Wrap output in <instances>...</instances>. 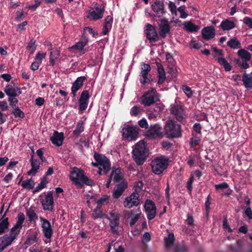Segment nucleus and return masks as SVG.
Wrapping results in <instances>:
<instances>
[{
  "mask_svg": "<svg viewBox=\"0 0 252 252\" xmlns=\"http://www.w3.org/2000/svg\"><path fill=\"white\" fill-rule=\"evenodd\" d=\"M70 179L79 189H82L84 185L89 186L95 185L94 181L86 176L83 170L75 167L70 172Z\"/></svg>",
  "mask_w": 252,
  "mask_h": 252,
  "instance_id": "1",
  "label": "nucleus"
},
{
  "mask_svg": "<svg viewBox=\"0 0 252 252\" xmlns=\"http://www.w3.org/2000/svg\"><path fill=\"white\" fill-rule=\"evenodd\" d=\"M148 156V150L145 143L139 142L135 145L132 151V158L138 165L143 164Z\"/></svg>",
  "mask_w": 252,
  "mask_h": 252,
  "instance_id": "2",
  "label": "nucleus"
},
{
  "mask_svg": "<svg viewBox=\"0 0 252 252\" xmlns=\"http://www.w3.org/2000/svg\"><path fill=\"white\" fill-rule=\"evenodd\" d=\"M165 134L168 138H178L182 135L181 126L172 120H168L164 128Z\"/></svg>",
  "mask_w": 252,
  "mask_h": 252,
  "instance_id": "3",
  "label": "nucleus"
},
{
  "mask_svg": "<svg viewBox=\"0 0 252 252\" xmlns=\"http://www.w3.org/2000/svg\"><path fill=\"white\" fill-rule=\"evenodd\" d=\"M169 160L163 156L154 158L151 162L153 172L157 174H161L168 167Z\"/></svg>",
  "mask_w": 252,
  "mask_h": 252,
  "instance_id": "4",
  "label": "nucleus"
},
{
  "mask_svg": "<svg viewBox=\"0 0 252 252\" xmlns=\"http://www.w3.org/2000/svg\"><path fill=\"white\" fill-rule=\"evenodd\" d=\"M158 94L155 88L145 92L141 97V103L145 106H149L159 100Z\"/></svg>",
  "mask_w": 252,
  "mask_h": 252,
  "instance_id": "5",
  "label": "nucleus"
},
{
  "mask_svg": "<svg viewBox=\"0 0 252 252\" xmlns=\"http://www.w3.org/2000/svg\"><path fill=\"white\" fill-rule=\"evenodd\" d=\"M237 55L240 59H235L234 62L239 67L244 69H247L249 67L248 62L251 60L252 58L251 54L244 49H240L237 52Z\"/></svg>",
  "mask_w": 252,
  "mask_h": 252,
  "instance_id": "6",
  "label": "nucleus"
},
{
  "mask_svg": "<svg viewBox=\"0 0 252 252\" xmlns=\"http://www.w3.org/2000/svg\"><path fill=\"white\" fill-rule=\"evenodd\" d=\"M144 32L150 43L156 42L159 40V37L155 27L150 24H147L146 25Z\"/></svg>",
  "mask_w": 252,
  "mask_h": 252,
  "instance_id": "7",
  "label": "nucleus"
},
{
  "mask_svg": "<svg viewBox=\"0 0 252 252\" xmlns=\"http://www.w3.org/2000/svg\"><path fill=\"white\" fill-rule=\"evenodd\" d=\"M161 130V127L158 124L151 125L146 135L150 139L161 138L163 136Z\"/></svg>",
  "mask_w": 252,
  "mask_h": 252,
  "instance_id": "8",
  "label": "nucleus"
},
{
  "mask_svg": "<svg viewBox=\"0 0 252 252\" xmlns=\"http://www.w3.org/2000/svg\"><path fill=\"white\" fill-rule=\"evenodd\" d=\"M139 128L137 126H129L123 129V136L127 139L135 140L139 133Z\"/></svg>",
  "mask_w": 252,
  "mask_h": 252,
  "instance_id": "9",
  "label": "nucleus"
},
{
  "mask_svg": "<svg viewBox=\"0 0 252 252\" xmlns=\"http://www.w3.org/2000/svg\"><path fill=\"white\" fill-rule=\"evenodd\" d=\"M151 8L155 13V16L161 18L167 13L163 1L156 0L151 4Z\"/></svg>",
  "mask_w": 252,
  "mask_h": 252,
  "instance_id": "10",
  "label": "nucleus"
},
{
  "mask_svg": "<svg viewBox=\"0 0 252 252\" xmlns=\"http://www.w3.org/2000/svg\"><path fill=\"white\" fill-rule=\"evenodd\" d=\"M104 11V6L96 3L94 8L89 10L88 18L94 21L100 19L102 18Z\"/></svg>",
  "mask_w": 252,
  "mask_h": 252,
  "instance_id": "11",
  "label": "nucleus"
},
{
  "mask_svg": "<svg viewBox=\"0 0 252 252\" xmlns=\"http://www.w3.org/2000/svg\"><path fill=\"white\" fill-rule=\"evenodd\" d=\"M147 219L151 220L155 218L157 214V208L155 203L151 200L147 199L144 204Z\"/></svg>",
  "mask_w": 252,
  "mask_h": 252,
  "instance_id": "12",
  "label": "nucleus"
},
{
  "mask_svg": "<svg viewBox=\"0 0 252 252\" xmlns=\"http://www.w3.org/2000/svg\"><path fill=\"white\" fill-rule=\"evenodd\" d=\"M158 27L160 36L162 38H165L167 34L170 32V23L167 19L162 18L159 20Z\"/></svg>",
  "mask_w": 252,
  "mask_h": 252,
  "instance_id": "13",
  "label": "nucleus"
},
{
  "mask_svg": "<svg viewBox=\"0 0 252 252\" xmlns=\"http://www.w3.org/2000/svg\"><path fill=\"white\" fill-rule=\"evenodd\" d=\"M40 220L42 222L41 227L44 236L47 239H50L53 234V230L50 222L42 217H40Z\"/></svg>",
  "mask_w": 252,
  "mask_h": 252,
  "instance_id": "14",
  "label": "nucleus"
},
{
  "mask_svg": "<svg viewBox=\"0 0 252 252\" xmlns=\"http://www.w3.org/2000/svg\"><path fill=\"white\" fill-rule=\"evenodd\" d=\"M91 97L88 90H83L78 100L79 110L81 111L85 110L88 105Z\"/></svg>",
  "mask_w": 252,
  "mask_h": 252,
  "instance_id": "15",
  "label": "nucleus"
},
{
  "mask_svg": "<svg viewBox=\"0 0 252 252\" xmlns=\"http://www.w3.org/2000/svg\"><path fill=\"white\" fill-rule=\"evenodd\" d=\"M171 113L174 115L176 119L181 123H184L186 122L185 118L183 117L184 114V110L183 106L180 105H173L171 106Z\"/></svg>",
  "mask_w": 252,
  "mask_h": 252,
  "instance_id": "16",
  "label": "nucleus"
},
{
  "mask_svg": "<svg viewBox=\"0 0 252 252\" xmlns=\"http://www.w3.org/2000/svg\"><path fill=\"white\" fill-rule=\"evenodd\" d=\"M53 190L47 192L45 196V201H41L43 209L45 211H52L53 209L54 199L53 197Z\"/></svg>",
  "mask_w": 252,
  "mask_h": 252,
  "instance_id": "17",
  "label": "nucleus"
},
{
  "mask_svg": "<svg viewBox=\"0 0 252 252\" xmlns=\"http://www.w3.org/2000/svg\"><path fill=\"white\" fill-rule=\"evenodd\" d=\"M140 200L137 192H133L129 196L127 197L124 201V206L130 208L133 206L139 205Z\"/></svg>",
  "mask_w": 252,
  "mask_h": 252,
  "instance_id": "18",
  "label": "nucleus"
},
{
  "mask_svg": "<svg viewBox=\"0 0 252 252\" xmlns=\"http://www.w3.org/2000/svg\"><path fill=\"white\" fill-rule=\"evenodd\" d=\"M15 83L11 82L9 84L6 85L4 89V92L5 94L10 97H16L19 96L21 94V92L20 90V88L18 87H15Z\"/></svg>",
  "mask_w": 252,
  "mask_h": 252,
  "instance_id": "19",
  "label": "nucleus"
},
{
  "mask_svg": "<svg viewBox=\"0 0 252 252\" xmlns=\"http://www.w3.org/2000/svg\"><path fill=\"white\" fill-rule=\"evenodd\" d=\"M14 240L7 234L0 237V252L10 246Z\"/></svg>",
  "mask_w": 252,
  "mask_h": 252,
  "instance_id": "20",
  "label": "nucleus"
},
{
  "mask_svg": "<svg viewBox=\"0 0 252 252\" xmlns=\"http://www.w3.org/2000/svg\"><path fill=\"white\" fill-rule=\"evenodd\" d=\"M64 140V134L63 132H59L55 131L53 135L50 137V140L52 144L59 147L62 145Z\"/></svg>",
  "mask_w": 252,
  "mask_h": 252,
  "instance_id": "21",
  "label": "nucleus"
},
{
  "mask_svg": "<svg viewBox=\"0 0 252 252\" xmlns=\"http://www.w3.org/2000/svg\"><path fill=\"white\" fill-rule=\"evenodd\" d=\"M8 211V208L0 219V235L7 232L10 225L8 218L5 217Z\"/></svg>",
  "mask_w": 252,
  "mask_h": 252,
  "instance_id": "22",
  "label": "nucleus"
},
{
  "mask_svg": "<svg viewBox=\"0 0 252 252\" xmlns=\"http://www.w3.org/2000/svg\"><path fill=\"white\" fill-rule=\"evenodd\" d=\"M127 188V183L126 181H123L116 186V189L113 193V196L114 198H119L123 194L125 190Z\"/></svg>",
  "mask_w": 252,
  "mask_h": 252,
  "instance_id": "23",
  "label": "nucleus"
},
{
  "mask_svg": "<svg viewBox=\"0 0 252 252\" xmlns=\"http://www.w3.org/2000/svg\"><path fill=\"white\" fill-rule=\"evenodd\" d=\"M33 157L34 155L33 153L31 155L30 159V163L31 164L32 168L27 172L28 175H32L34 176L37 172V171L40 167V161L37 159H34Z\"/></svg>",
  "mask_w": 252,
  "mask_h": 252,
  "instance_id": "24",
  "label": "nucleus"
},
{
  "mask_svg": "<svg viewBox=\"0 0 252 252\" xmlns=\"http://www.w3.org/2000/svg\"><path fill=\"white\" fill-rule=\"evenodd\" d=\"M202 38L208 40L215 36V30L213 27L209 26L204 28L202 30Z\"/></svg>",
  "mask_w": 252,
  "mask_h": 252,
  "instance_id": "25",
  "label": "nucleus"
},
{
  "mask_svg": "<svg viewBox=\"0 0 252 252\" xmlns=\"http://www.w3.org/2000/svg\"><path fill=\"white\" fill-rule=\"evenodd\" d=\"M107 219L109 220V225L111 232L113 234H118L119 233L118 226L120 224V217L113 219H110L108 218Z\"/></svg>",
  "mask_w": 252,
  "mask_h": 252,
  "instance_id": "26",
  "label": "nucleus"
},
{
  "mask_svg": "<svg viewBox=\"0 0 252 252\" xmlns=\"http://www.w3.org/2000/svg\"><path fill=\"white\" fill-rule=\"evenodd\" d=\"M158 71V84L159 85L162 84L166 79L165 72L162 65L158 63H157Z\"/></svg>",
  "mask_w": 252,
  "mask_h": 252,
  "instance_id": "27",
  "label": "nucleus"
},
{
  "mask_svg": "<svg viewBox=\"0 0 252 252\" xmlns=\"http://www.w3.org/2000/svg\"><path fill=\"white\" fill-rule=\"evenodd\" d=\"M113 22V18L111 16H107L105 19L104 25L103 28L102 34H108L112 28V25Z\"/></svg>",
  "mask_w": 252,
  "mask_h": 252,
  "instance_id": "28",
  "label": "nucleus"
},
{
  "mask_svg": "<svg viewBox=\"0 0 252 252\" xmlns=\"http://www.w3.org/2000/svg\"><path fill=\"white\" fill-rule=\"evenodd\" d=\"M26 215L28 218V221L30 223L35 222L36 220L38 219V215L35 213L32 207L26 209Z\"/></svg>",
  "mask_w": 252,
  "mask_h": 252,
  "instance_id": "29",
  "label": "nucleus"
},
{
  "mask_svg": "<svg viewBox=\"0 0 252 252\" xmlns=\"http://www.w3.org/2000/svg\"><path fill=\"white\" fill-rule=\"evenodd\" d=\"M100 167H102L103 169V174H106L111 169V163L109 159L106 157H104L103 159L98 163Z\"/></svg>",
  "mask_w": 252,
  "mask_h": 252,
  "instance_id": "30",
  "label": "nucleus"
},
{
  "mask_svg": "<svg viewBox=\"0 0 252 252\" xmlns=\"http://www.w3.org/2000/svg\"><path fill=\"white\" fill-rule=\"evenodd\" d=\"M112 172L114 173L113 180L115 183L120 182L121 181L123 180L124 177L121 173V168L113 167L112 169Z\"/></svg>",
  "mask_w": 252,
  "mask_h": 252,
  "instance_id": "31",
  "label": "nucleus"
},
{
  "mask_svg": "<svg viewBox=\"0 0 252 252\" xmlns=\"http://www.w3.org/2000/svg\"><path fill=\"white\" fill-rule=\"evenodd\" d=\"M242 81L244 85L248 90L252 89V75H249L245 73L242 75Z\"/></svg>",
  "mask_w": 252,
  "mask_h": 252,
  "instance_id": "32",
  "label": "nucleus"
},
{
  "mask_svg": "<svg viewBox=\"0 0 252 252\" xmlns=\"http://www.w3.org/2000/svg\"><path fill=\"white\" fill-rule=\"evenodd\" d=\"M235 27V24L228 19L223 20L220 25V27L223 31H228L233 29Z\"/></svg>",
  "mask_w": 252,
  "mask_h": 252,
  "instance_id": "33",
  "label": "nucleus"
},
{
  "mask_svg": "<svg viewBox=\"0 0 252 252\" xmlns=\"http://www.w3.org/2000/svg\"><path fill=\"white\" fill-rule=\"evenodd\" d=\"M84 123L82 121H80L77 124L75 129L73 131V135L78 137L84 130Z\"/></svg>",
  "mask_w": 252,
  "mask_h": 252,
  "instance_id": "34",
  "label": "nucleus"
},
{
  "mask_svg": "<svg viewBox=\"0 0 252 252\" xmlns=\"http://www.w3.org/2000/svg\"><path fill=\"white\" fill-rule=\"evenodd\" d=\"M227 45L232 49H241V44L236 38L230 39L227 41Z\"/></svg>",
  "mask_w": 252,
  "mask_h": 252,
  "instance_id": "35",
  "label": "nucleus"
},
{
  "mask_svg": "<svg viewBox=\"0 0 252 252\" xmlns=\"http://www.w3.org/2000/svg\"><path fill=\"white\" fill-rule=\"evenodd\" d=\"M48 181L46 177H43L40 183L36 187V188L33 190L32 192L35 193L39 192L41 189L46 187V185L48 184Z\"/></svg>",
  "mask_w": 252,
  "mask_h": 252,
  "instance_id": "36",
  "label": "nucleus"
},
{
  "mask_svg": "<svg viewBox=\"0 0 252 252\" xmlns=\"http://www.w3.org/2000/svg\"><path fill=\"white\" fill-rule=\"evenodd\" d=\"M218 62L220 65L223 66L226 71H229L232 69L231 64L223 57L218 58Z\"/></svg>",
  "mask_w": 252,
  "mask_h": 252,
  "instance_id": "37",
  "label": "nucleus"
},
{
  "mask_svg": "<svg viewBox=\"0 0 252 252\" xmlns=\"http://www.w3.org/2000/svg\"><path fill=\"white\" fill-rule=\"evenodd\" d=\"M35 185L34 181L31 178L28 180L23 181L22 182V187L28 190H30L34 188Z\"/></svg>",
  "mask_w": 252,
  "mask_h": 252,
  "instance_id": "38",
  "label": "nucleus"
},
{
  "mask_svg": "<svg viewBox=\"0 0 252 252\" xmlns=\"http://www.w3.org/2000/svg\"><path fill=\"white\" fill-rule=\"evenodd\" d=\"M21 228L14 225L10 229L8 235H9L14 240H15L19 234Z\"/></svg>",
  "mask_w": 252,
  "mask_h": 252,
  "instance_id": "39",
  "label": "nucleus"
},
{
  "mask_svg": "<svg viewBox=\"0 0 252 252\" xmlns=\"http://www.w3.org/2000/svg\"><path fill=\"white\" fill-rule=\"evenodd\" d=\"M151 70L150 64L143 63V66L141 68L140 76L141 77L149 75V73Z\"/></svg>",
  "mask_w": 252,
  "mask_h": 252,
  "instance_id": "40",
  "label": "nucleus"
},
{
  "mask_svg": "<svg viewBox=\"0 0 252 252\" xmlns=\"http://www.w3.org/2000/svg\"><path fill=\"white\" fill-rule=\"evenodd\" d=\"M140 214V213L134 215L133 211L131 210L130 211L128 214V218H130V220L129 222L130 226H133L136 223V222L139 219Z\"/></svg>",
  "mask_w": 252,
  "mask_h": 252,
  "instance_id": "41",
  "label": "nucleus"
},
{
  "mask_svg": "<svg viewBox=\"0 0 252 252\" xmlns=\"http://www.w3.org/2000/svg\"><path fill=\"white\" fill-rule=\"evenodd\" d=\"M94 213L92 214V218L93 219L95 220L98 218H103L105 216V214H104L101 210V208L98 207L97 206L94 210Z\"/></svg>",
  "mask_w": 252,
  "mask_h": 252,
  "instance_id": "42",
  "label": "nucleus"
},
{
  "mask_svg": "<svg viewBox=\"0 0 252 252\" xmlns=\"http://www.w3.org/2000/svg\"><path fill=\"white\" fill-rule=\"evenodd\" d=\"M186 29L189 32H196L200 29L199 26L195 25L191 22H188L185 25Z\"/></svg>",
  "mask_w": 252,
  "mask_h": 252,
  "instance_id": "43",
  "label": "nucleus"
},
{
  "mask_svg": "<svg viewBox=\"0 0 252 252\" xmlns=\"http://www.w3.org/2000/svg\"><path fill=\"white\" fill-rule=\"evenodd\" d=\"M25 220V216L23 213L20 212L17 215V220L15 223V225L18 227L22 228L23 223Z\"/></svg>",
  "mask_w": 252,
  "mask_h": 252,
  "instance_id": "44",
  "label": "nucleus"
},
{
  "mask_svg": "<svg viewBox=\"0 0 252 252\" xmlns=\"http://www.w3.org/2000/svg\"><path fill=\"white\" fill-rule=\"evenodd\" d=\"M164 243L167 247H169L173 243L175 240L174 235L173 233H170L167 237L164 238Z\"/></svg>",
  "mask_w": 252,
  "mask_h": 252,
  "instance_id": "45",
  "label": "nucleus"
},
{
  "mask_svg": "<svg viewBox=\"0 0 252 252\" xmlns=\"http://www.w3.org/2000/svg\"><path fill=\"white\" fill-rule=\"evenodd\" d=\"M164 109V106L161 103H157L152 110L154 113L158 116Z\"/></svg>",
  "mask_w": 252,
  "mask_h": 252,
  "instance_id": "46",
  "label": "nucleus"
},
{
  "mask_svg": "<svg viewBox=\"0 0 252 252\" xmlns=\"http://www.w3.org/2000/svg\"><path fill=\"white\" fill-rule=\"evenodd\" d=\"M82 87L79 85L78 84L74 82L72 84V86L71 88V94L73 98H75L77 92Z\"/></svg>",
  "mask_w": 252,
  "mask_h": 252,
  "instance_id": "47",
  "label": "nucleus"
},
{
  "mask_svg": "<svg viewBox=\"0 0 252 252\" xmlns=\"http://www.w3.org/2000/svg\"><path fill=\"white\" fill-rule=\"evenodd\" d=\"M37 240V233H36L33 235H29L25 242V244L27 245H31L32 243V241L33 242H36Z\"/></svg>",
  "mask_w": 252,
  "mask_h": 252,
  "instance_id": "48",
  "label": "nucleus"
},
{
  "mask_svg": "<svg viewBox=\"0 0 252 252\" xmlns=\"http://www.w3.org/2000/svg\"><path fill=\"white\" fill-rule=\"evenodd\" d=\"M35 40H34L33 38H32L30 40V41L27 47V49L30 51L31 54H32L36 49V46L35 44Z\"/></svg>",
  "mask_w": 252,
  "mask_h": 252,
  "instance_id": "49",
  "label": "nucleus"
},
{
  "mask_svg": "<svg viewBox=\"0 0 252 252\" xmlns=\"http://www.w3.org/2000/svg\"><path fill=\"white\" fill-rule=\"evenodd\" d=\"M201 141V139L199 137L195 136L194 137H191L190 138V147L193 148L199 144Z\"/></svg>",
  "mask_w": 252,
  "mask_h": 252,
  "instance_id": "50",
  "label": "nucleus"
},
{
  "mask_svg": "<svg viewBox=\"0 0 252 252\" xmlns=\"http://www.w3.org/2000/svg\"><path fill=\"white\" fill-rule=\"evenodd\" d=\"M194 181V177L192 174H191L188 181L187 185V189L189 193L190 194L191 193L192 190V183Z\"/></svg>",
  "mask_w": 252,
  "mask_h": 252,
  "instance_id": "51",
  "label": "nucleus"
},
{
  "mask_svg": "<svg viewBox=\"0 0 252 252\" xmlns=\"http://www.w3.org/2000/svg\"><path fill=\"white\" fill-rule=\"evenodd\" d=\"M12 114H13L16 118L19 117L23 118L25 117L24 113L22 111L19 107L15 108L12 112Z\"/></svg>",
  "mask_w": 252,
  "mask_h": 252,
  "instance_id": "52",
  "label": "nucleus"
},
{
  "mask_svg": "<svg viewBox=\"0 0 252 252\" xmlns=\"http://www.w3.org/2000/svg\"><path fill=\"white\" fill-rule=\"evenodd\" d=\"M109 197L107 195L103 196L96 201L97 206L98 207L101 208L103 204H107L108 203Z\"/></svg>",
  "mask_w": 252,
  "mask_h": 252,
  "instance_id": "53",
  "label": "nucleus"
},
{
  "mask_svg": "<svg viewBox=\"0 0 252 252\" xmlns=\"http://www.w3.org/2000/svg\"><path fill=\"white\" fill-rule=\"evenodd\" d=\"M186 9V6L185 5H182L180 6L178 9L177 10L180 13L181 15L180 17L182 19H185L188 16V14L186 13L185 11Z\"/></svg>",
  "mask_w": 252,
  "mask_h": 252,
  "instance_id": "54",
  "label": "nucleus"
},
{
  "mask_svg": "<svg viewBox=\"0 0 252 252\" xmlns=\"http://www.w3.org/2000/svg\"><path fill=\"white\" fill-rule=\"evenodd\" d=\"M182 90L188 98L192 96V91L190 87L186 85H183Z\"/></svg>",
  "mask_w": 252,
  "mask_h": 252,
  "instance_id": "55",
  "label": "nucleus"
},
{
  "mask_svg": "<svg viewBox=\"0 0 252 252\" xmlns=\"http://www.w3.org/2000/svg\"><path fill=\"white\" fill-rule=\"evenodd\" d=\"M168 8L170 10L171 14L172 15H177V7L175 4V3L169 1L168 3Z\"/></svg>",
  "mask_w": 252,
  "mask_h": 252,
  "instance_id": "56",
  "label": "nucleus"
},
{
  "mask_svg": "<svg viewBox=\"0 0 252 252\" xmlns=\"http://www.w3.org/2000/svg\"><path fill=\"white\" fill-rule=\"evenodd\" d=\"M174 252H188V248L184 245H177L174 247Z\"/></svg>",
  "mask_w": 252,
  "mask_h": 252,
  "instance_id": "57",
  "label": "nucleus"
},
{
  "mask_svg": "<svg viewBox=\"0 0 252 252\" xmlns=\"http://www.w3.org/2000/svg\"><path fill=\"white\" fill-rule=\"evenodd\" d=\"M140 107L137 105H135L130 110V113L131 116H136L140 113Z\"/></svg>",
  "mask_w": 252,
  "mask_h": 252,
  "instance_id": "58",
  "label": "nucleus"
},
{
  "mask_svg": "<svg viewBox=\"0 0 252 252\" xmlns=\"http://www.w3.org/2000/svg\"><path fill=\"white\" fill-rule=\"evenodd\" d=\"M211 195H210V194H209L207 197V198H206V201L205 203V209H206V211L207 214H208L209 212V210H210V204H211Z\"/></svg>",
  "mask_w": 252,
  "mask_h": 252,
  "instance_id": "59",
  "label": "nucleus"
},
{
  "mask_svg": "<svg viewBox=\"0 0 252 252\" xmlns=\"http://www.w3.org/2000/svg\"><path fill=\"white\" fill-rule=\"evenodd\" d=\"M105 156L101 154H98L95 152L94 155V160L97 162H100V161L102 160Z\"/></svg>",
  "mask_w": 252,
  "mask_h": 252,
  "instance_id": "60",
  "label": "nucleus"
},
{
  "mask_svg": "<svg viewBox=\"0 0 252 252\" xmlns=\"http://www.w3.org/2000/svg\"><path fill=\"white\" fill-rule=\"evenodd\" d=\"M228 187V184L226 182H223L221 184H216L215 185V189L217 190L220 189H227Z\"/></svg>",
  "mask_w": 252,
  "mask_h": 252,
  "instance_id": "61",
  "label": "nucleus"
},
{
  "mask_svg": "<svg viewBox=\"0 0 252 252\" xmlns=\"http://www.w3.org/2000/svg\"><path fill=\"white\" fill-rule=\"evenodd\" d=\"M244 23L250 29H252V18L249 17H245L243 19Z\"/></svg>",
  "mask_w": 252,
  "mask_h": 252,
  "instance_id": "62",
  "label": "nucleus"
},
{
  "mask_svg": "<svg viewBox=\"0 0 252 252\" xmlns=\"http://www.w3.org/2000/svg\"><path fill=\"white\" fill-rule=\"evenodd\" d=\"M87 80V78L85 76H80L77 78V79L75 80V82L78 84L79 85H80L81 87H82L84 82L85 81Z\"/></svg>",
  "mask_w": 252,
  "mask_h": 252,
  "instance_id": "63",
  "label": "nucleus"
},
{
  "mask_svg": "<svg viewBox=\"0 0 252 252\" xmlns=\"http://www.w3.org/2000/svg\"><path fill=\"white\" fill-rule=\"evenodd\" d=\"M8 101L9 102L10 105L14 107L18 102V100L15 97H10L8 98Z\"/></svg>",
  "mask_w": 252,
  "mask_h": 252,
  "instance_id": "64",
  "label": "nucleus"
}]
</instances>
